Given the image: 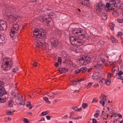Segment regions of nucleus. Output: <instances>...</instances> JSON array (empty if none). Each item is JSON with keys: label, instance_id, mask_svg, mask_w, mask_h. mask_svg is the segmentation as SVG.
<instances>
[{"label": "nucleus", "instance_id": "obj_42", "mask_svg": "<svg viewBox=\"0 0 123 123\" xmlns=\"http://www.w3.org/2000/svg\"><path fill=\"white\" fill-rule=\"evenodd\" d=\"M17 94L16 93L13 92L12 93V95L14 97H17V94Z\"/></svg>", "mask_w": 123, "mask_h": 123}, {"label": "nucleus", "instance_id": "obj_8", "mask_svg": "<svg viewBox=\"0 0 123 123\" xmlns=\"http://www.w3.org/2000/svg\"><path fill=\"white\" fill-rule=\"evenodd\" d=\"M4 92H0V103H2L6 102L7 100L6 96L7 95Z\"/></svg>", "mask_w": 123, "mask_h": 123}, {"label": "nucleus", "instance_id": "obj_2", "mask_svg": "<svg viewBox=\"0 0 123 123\" xmlns=\"http://www.w3.org/2000/svg\"><path fill=\"white\" fill-rule=\"evenodd\" d=\"M1 69L3 71H7L12 68V62L11 59L5 58L2 61Z\"/></svg>", "mask_w": 123, "mask_h": 123}, {"label": "nucleus", "instance_id": "obj_49", "mask_svg": "<svg viewBox=\"0 0 123 123\" xmlns=\"http://www.w3.org/2000/svg\"><path fill=\"white\" fill-rule=\"evenodd\" d=\"M123 73L122 72L120 71L119 72L118 74V76H121L123 74Z\"/></svg>", "mask_w": 123, "mask_h": 123}, {"label": "nucleus", "instance_id": "obj_6", "mask_svg": "<svg viewBox=\"0 0 123 123\" xmlns=\"http://www.w3.org/2000/svg\"><path fill=\"white\" fill-rule=\"evenodd\" d=\"M39 20L42 22H46L47 24V25L49 26L53 25L52 22V21L51 18H47L46 17H43V16L40 17L39 18Z\"/></svg>", "mask_w": 123, "mask_h": 123}, {"label": "nucleus", "instance_id": "obj_48", "mask_svg": "<svg viewBox=\"0 0 123 123\" xmlns=\"http://www.w3.org/2000/svg\"><path fill=\"white\" fill-rule=\"evenodd\" d=\"M113 114H112V115L111 116V118L112 117H116L117 116V115H116V114L113 113H112Z\"/></svg>", "mask_w": 123, "mask_h": 123}, {"label": "nucleus", "instance_id": "obj_21", "mask_svg": "<svg viewBox=\"0 0 123 123\" xmlns=\"http://www.w3.org/2000/svg\"><path fill=\"white\" fill-rule=\"evenodd\" d=\"M112 13L115 17H117L119 15L118 12L116 10H114V9Z\"/></svg>", "mask_w": 123, "mask_h": 123}, {"label": "nucleus", "instance_id": "obj_10", "mask_svg": "<svg viewBox=\"0 0 123 123\" xmlns=\"http://www.w3.org/2000/svg\"><path fill=\"white\" fill-rule=\"evenodd\" d=\"M7 25L6 22L3 20H0V29L1 30H6Z\"/></svg>", "mask_w": 123, "mask_h": 123}, {"label": "nucleus", "instance_id": "obj_20", "mask_svg": "<svg viewBox=\"0 0 123 123\" xmlns=\"http://www.w3.org/2000/svg\"><path fill=\"white\" fill-rule=\"evenodd\" d=\"M111 40L112 43H116L118 42V41L114 37L112 36L111 37Z\"/></svg>", "mask_w": 123, "mask_h": 123}, {"label": "nucleus", "instance_id": "obj_14", "mask_svg": "<svg viewBox=\"0 0 123 123\" xmlns=\"http://www.w3.org/2000/svg\"><path fill=\"white\" fill-rule=\"evenodd\" d=\"M80 59L81 60L87 63H89L91 61V58L89 56H83L81 57Z\"/></svg>", "mask_w": 123, "mask_h": 123}, {"label": "nucleus", "instance_id": "obj_43", "mask_svg": "<svg viewBox=\"0 0 123 123\" xmlns=\"http://www.w3.org/2000/svg\"><path fill=\"white\" fill-rule=\"evenodd\" d=\"M24 121L25 123H29V122L28 120L26 118H24Z\"/></svg>", "mask_w": 123, "mask_h": 123}, {"label": "nucleus", "instance_id": "obj_27", "mask_svg": "<svg viewBox=\"0 0 123 123\" xmlns=\"http://www.w3.org/2000/svg\"><path fill=\"white\" fill-rule=\"evenodd\" d=\"M13 104V100L12 99H11L9 101V103L8 104L9 106L10 107H12Z\"/></svg>", "mask_w": 123, "mask_h": 123}, {"label": "nucleus", "instance_id": "obj_17", "mask_svg": "<svg viewBox=\"0 0 123 123\" xmlns=\"http://www.w3.org/2000/svg\"><path fill=\"white\" fill-rule=\"evenodd\" d=\"M94 68L97 70H101L103 68L102 65L98 63L97 64L94 66Z\"/></svg>", "mask_w": 123, "mask_h": 123}, {"label": "nucleus", "instance_id": "obj_1", "mask_svg": "<svg viewBox=\"0 0 123 123\" xmlns=\"http://www.w3.org/2000/svg\"><path fill=\"white\" fill-rule=\"evenodd\" d=\"M86 34H81L78 38L71 36L70 37V40L71 43L73 45L79 46L82 45L85 41L84 40L86 37Z\"/></svg>", "mask_w": 123, "mask_h": 123}, {"label": "nucleus", "instance_id": "obj_31", "mask_svg": "<svg viewBox=\"0 0 123 123\" xmlns=\"http://www.w3.org/2000/svg\"><path fill=\"white\" fill-rule=\"evenodd\" d=\"M109 2L112 5H115L116 4V2L115 0H110Z\"/></svg>", "mask_w": 123, "mask_h": 123}, {"label": "nucleus", "instance_id": "obj_62", "mask_svg": "<svg viewBox=\"0 0 123 123\" xmlns=\"http://www.w3.org/2000/svg\"><path fill=\"white\" fill-rule=\"evenodd\" d=\"M58 65L59 64L58 63V62H56L55 64V66L56 67H58Z\"/></svg>", "mask_w": 123, "mask_h": 123}, {"label": "nucleus", "instance_id": "obj_18", "mask_svg": "<svg viewBox=\"0 0 123 123\" xmlns=\"http://www.w3.org/2000/svg\"><path fill=\"white\" fill-rule=\"evenodd\" d=\"M52 30L56 34L60 35L62 33V31L57 29L54 28Z\"/></svg>", "mask_w": 123, "mask_h": 123}, {"label": "nucleus", "instance_id": "obj_63", "mask_svg": "<svg viewBox=\"0 0 123 123\" xmlns=\"http://www.w3.org/2000/svg\"><path fill=\"white\" fill-rule=\"evenodd\" d=\"M92 84V82H90L88 84V85L89 86H90Z\"/></svg>", "mask_w": 123, "mask_h": 123}, {"label": "nucleus", "instance_id": "obj_16", "mask_svg": "<svg viewBox=\"0 0 123 123\" xmlns=\"http://www.w3.org/2000/svg\"><path fill=\"white\" fill-rule=\"evenodd\" d=\"M4 82L0 80V92L3 93L4 92L5 90L3 87V85L4 84Z\"/></svg>", "mask_w": 123, "mask_h": 123}, {"label": "nucleus", "instance_id": "obj_11", "mask_svg": "<svg viewBox=\"0 0 123 123\" xmlns=\"http://www.w3.org/2000/svg\"><path fill=\"white\" fill-rule=\"evenodd\" d=\"M100 103L103 106L105 103L106 102V96L105 95L102 94L101 96L100 97Z\"/></svg>", "mask_w": 123, "mask_h": 123}, {"label": "nucleus", "instance_id": "obj_15", "mask_svg": "<svg viewBox=\"0 0 123 123\" xmlns=\"http://www.w3.org/2000/svg\"><path fill=\"white\" fill-rule=\"evenodd\" d=\"M93 76L94 77V79L96 80L98 79L101 77L100 74L97 72L93 74Z\"/></svg>", "mask_w": 123, "mask_h": 123}, {"label": "nucleus", "instance_id": "obj_35", "mask_svg": "<svg viewBox=\"0 0 123 123\" xmlns=\"http://www.w3.org/2000/svg\"><path fill=\"white\" fill-rule=\"evenodd\" d=\"M105 9L106 11L107 12H108L111 10H112V9L110 7H105Z\"/></svg>", "mask_w": 123, "mask_h": 123}, {"label": "nucleus", "instance_id": "obj_59", "mask_svg": "<svg viewBox=\"0 0 123 123\" xmlns=\"http://www.w3.org/2000/svg\"><path fill=\"white\" fill-rule=\"evenodd\" d=\"M46 117L48 120H50V117L49 116H46Z\"/></svg>", "mask_w": 123, "mask_h": 123}, {"label": "nucleus", "instance_id": "obj_23", "mask_svg": "<svg viewBox=\"0 0 123 123\" xmlns=\"http://www.w3.org/2000/svg\"><path fill=\"white\" fill-rule=\"evenodd\" d=\"M52 44L55 47L56 46L58 45V42L56 40H54L51 42Z\"/></svg>", "mask_w": 123, "mask_h": 123}, {"label": "nucleus", "instance_id": "obj_50", "mask_svg": "<svg viewBox=\"0 0 123 123\" xmlns=\"http://www.w3.org/2000/svg\"><path fill=\"white\" fill-rule=\"evenodd\" d=\"M18 70V69L17 68H14L13 69L12 71L14 73H15Z\"/></svg>", "mask_w": 123, "mask_h": 123}, {"label": "nucleus", "instance_id": "obj_13", "mask_svg": "<svg viewBox=\"0 0 123 123\" xmlns=\"http://www.w3.org/2000/svg\"><path fill=\"white\" fill-rule=\"evenodd\" d=\"M87 70V69L86 67H83L80 68V69H77L75 71V74H78L80 73H83Z\"/></svg>", "mask_w": 123, "mask_h": 123}, {"label": "nucleus", "instance_id": "obj_45", "mask_svg": "<svg viewBox=\"0 0 123 123\" xmlns=\"http://www.w3.org/2000/svg\"><path fill=\"white\" fill-rule=\"evenodd\" d=\"M117 78L118 79L121 80H123V76H118Z\"/></svg>", "mask_w": 123, "mask_h": 123}, {"label": "nucleus", "instance_id": "obj_61", "mask_svg": "<svg viewBox=\"0 0 123 123\" xmlns=\"http://www.w3.org/2000/svg\"><path fill=\"white\" fill-rule=\"evenodd\" d=\"M45 121V118H41V120L40 121Z\"/></svg>", "mask_w": 123, "mask_h": 123}, {"label": "nucleus", "instance_id": "obj_57", "mask_svg": "<svg viewBox=\"0 0 123 123\" xmlns=\"http://www.w3.org/2000/svg\"><path fill=\"white\" fill-rule=\"evenodd\" d=\"M80 81V80H77V81H74L73 82V83H72V84H73V85H74V84H75L76 82V83L79 82Z\"/></svg>", "mask_w": 123, "mask_h": 123}, {"label": "nucleus", "instance_id": "obj_56", "mask_svg": "<svg viewBox=\"0 0 123 123\" xmlns=\"http://www.w3.org/2000/svg\"><path fill=\"white\" fill-rule=\"evenodd\" d=\"M54 13L53 12H50L48 14L49 16H52L54 15Z\"/></svg>", "mask_w": 123, "mask_h": 123}, {"label": "nucleus", "instance_id": "obj_9", "mask_svg": "<svg viewBox=\"0 0 123 123\" xmlns=\"http://www.w3.org/2000/svg\"><path fill=\"white\" fill-rule=\"evenodd\" d=\"M83 30L80 28H75L72 30V33L75 36L79 35V34L82 32Z\"/></svg>", "mask_w": 123, "mask_h": 123}, {"label": "nucleus", "instance_id": "obj_22", "mask_svg": "<svg viewBox=\"0 0 123 123\" xmlns=\"http://www.w3.org/2000/svg\"><path fill=\"white\" fill-rule=\"evenodd\" d=\"M102 17L103 19L104 20H106L107 18V14L106 13H103L102 14Z\"/></svg>", "mask_w": 123, "mask_h": 123}, {"label": "nucleus", "instance_id": "obj_33", "mask_svg": "<svg viewBox=\"0 0 123 123\" xmlns=\"http://www.w3.org/2000/svg\"><path fill=\"white\" fill-rule=\"evenodd\" d=\"M72 109L73 110L77 111H81V108H78L77 107H73Z\"/></svg>", "mask_w": 123, "mask_h": 123}, {"label": "nucleus", "instance_id": "obj_38", "mask_svg": "<svg viewBox=\"0 0 123 123\" xmlns=\"http://www.w3.org/2000/svg\"><path fill=\"white\" fill-rule=\"evenodd\" d=\"M114 72H113V74L111 73H109L107 75V77L108 78H110L112 75H113L114 74Z\"/></svg>", "mask_w": 123, "mask_h": 123}, {"label": "nucleus", "instance_id": "obj_37", "mask_svg": "<svg viewBox=\"0 0 123 123\" xmlns=\"http://www.w3.org/2000/svg\"><path fill=\"white\" fill-rule=\"evenodd\" d=\"M48 112L47 111L43 112L42 113L41 115L42 116H43L44 115H46L48 114Z\"/></svg>", "mask_w": 123, "mask_h": 123}, {"label": "nucleus", "instance_id": "obj_7", "mask_svg": "<svg viewBox=\"0 0 123 123\" xmlns=\"http://www.w3.org/2000/svg\"><path fill=\"white\" fill-rule=\"evenodd\" d=\"M23 97L20 94H17L16 101L18 103V104L19 105H24L25 102L24 100H22Z\"/></svg>", "mask_w": 123, "mask_h": 123}, {"label": "nucleus", "instance_id": "obj_51", "mask_svg": "<svg viewBox=\"0 0 123 123\" xmlns=\"http://www.w3.org/2000/svg\"><path fill=\"white\" fill-rule=\"evenodd\" d=\"M31 103L30 102H28L26 104V106L28 107L29 106H31Z\"/></svg>", "mask_w": 123, "mask_h": 123}, {"label": "nucleus", "instance_id": "obj_52", "mask_svg": "<svg viewBox=\"0 0 123 123\" xmlns=\"http://www.w3.org/2000/svg\"><path fill=\"white\" fill-rule=\"evenodd\" d=\"M117 116L120 118H122L123 117L120 114H117Z\"/></svg>", "mask_w": 123, "mask_h": 123}, {"label": "nucleus", "instance_id": "obj_53", "mask_svg": "<svg viewBox=\"0 0 123 123\" xmlns=\"http://www.w3.org/2000/svg\"><path fill=\"white\" fill-rule=\"evenodd\" d=\"M58 61L59 62H61L62 61L61 58L60 57H59L58 60Z\"/></svg>", "mask_w": 123, "mask_h": 123}, {"label": "nucleus", "instance_id": "obj_40", "mask_svg": "<svg viewBox=\"0 0 123 123\" xmlns=\"http://www.w3.org/2000/svg\"><path fill=\"white\" fill-rule=\"evenodd\" d=\"M88 104L87 103H84L83 104L82 107L84 109L86 107L88 106Z\"/></svg>", "mask_w": 123, "mask_h": 123}, {"label": "nucleus", "instance_id": "obj_36", "mask_svg": "<svg viewBox=\"0 0 123 123\" xmlns=\"http://www.w3.org/2000/svg\"><path fill=\"white\" fill-rule=\"evenodd\" d=\"M117 22L120 23H122L123 22V19H117Z\"/></svg>", "mask_w": 123, "mask_h": 123}, {"label": "nucleus", "instance_id": "obj_29", "mask_svg": "<svg viewBox=\"0 0 123 123\" xmlns=\"http://www.w3.org/2000/svg\"><path fill=\"white\" fill-rule=\"evenodd\" d=\"M43 99L45 101L46 103H48V104H50V103L49 100L48 98L46 97H44L43 98Z\"/></svg>", "mask_w": 123, "mask_h": 123}, {"label": "nucleus", "instance_id": "obj_46", "mask_svg": "<svg viewBox=\"0 0 123 123\" xmlns=\"http://www.w3.org/2000/svg\"><path fill=\"white\" fill-rule=\"evenodd\" d=\"M98 99L97 98H95L94 99H93L92 101V102H98Z\"/></svg>", "mask_w": 123, "mask_h": 123}, {"label": "nucleus", "instance_id": "obj_25", "mask_svg": "<svg viewBox=\"0 0 123 123\" xmlns=\"http://www.w3.org/2000/svg\"><path fill=\"white\" fill-rule=\"evenodd\" d=\"M123 35V31H119L117 33V36L118 37H120V38L122 39V37L121 36Z\"/></svg>", "mask_w": 123, "mask_h": 123}, {"label": "nucleus", "instance_id": "obj_30", "mask_svg": "<svg viewBox=\"0 0 123 123\" xmlns=\"http://www.w3.org/2000/svg\"><path fill=\"white\" fill-rule=\"evenodd\" d=\"M15 111H7L6 112V114L9 115H11Z\"/></svg>", "mask_w": 123, "mask_h": 123}, {"label": "nucleus", "instance_id": "obj_32", "mask_svg": "<svg viewBox=\"0 0 123 123\" xmlns=\"http://www.w3.org/2000/svg\"><path fill=\"white\" fill-rule=\"evenodd\" d=\"M97 112L98 113H96L94 115V117H95L97 118L99 116V112H100V111L99 110H97Z\"/></svg>", "mask_w": 123, "mask_h": 123}, {"label": "nucleus", "instance_id": "obj_12", "mask_svg": "<svg viewBox=\"0 0 123 123\" xmlns=\"http://www.w3.org/2000/svg\"><path fill=\"white\" fill-rule=\"evenodd\" d=\"M6 16L7 18V19L10 22H14L17 18L15 16L13 15H9L8 14H7V15L6 14Z\"/></svg>", "mask_w": 123, "mask_h": 123}, {"label": "nucleus", "instance_id": "obj_55", "mask_svg": "<svg viewBox=\"0 0 123 123\" xmlns=\"http://www.w3.org/2000/svg\"><path fill=\"white\" fill-rule=\"evenodd\" d=\"M74 51L75 52H76L77 53H78L80 51H79L78 49H74ZM81 51H80V52Z\"/></svg>", "mask_w": 123, "mask_h": 123}, {"label": "nucleus", "instance_id": "obj_34", "mask_svg": "<svg viewBox=\"0 0 123 123\" xmlns=\"http://www.w3.org/2000/svg\"><path fill=\"white\" fill-rule=\"evenodd\" d=\"M106 84L107 86H109L110 84L111 81L109 80H108L105 81Z\"/></svg>", "mask_w": 123, "mask_h": 123}, {"label": "nucleus", "instance_id": "obj_44", "mask_svg": "<svg viewBox=\"0 0 123 123\" xmlns=\"http://www.w3.org/2000/svg\"><path fill=\"white\" fill-rule=\"evenodd\" d=\"M109 63H110V65H115L116 64V63L115 62H109Z\"/></svg>", "mask_w": 123, "mask_h": 123}, {"label": "nucleus", "instance_id": "obj_3", "mask_svg": "<svg viewBox=\"0 0 123 123\" xmlns=\"http://www.w3.org/2000/svg\"><path fill=\"white\" fill-rule=\"evenodd\" d=\"M46 32L42 29L37 28L35 29L34 32V37L40 39H42L45 36Z\"/></svg>", "mask_w": 123, "mask_h": 123}, {"label": "nucleus", "instance_id": "obj_54", "mask_svg": "<svg viewBox=\"0 0 123 123\" xmlns=\"http://www.w3.org/2000/svg\"><path fill=\"white\" fill-rule=\"evenodd\" d=\"M105 80L103 79H102L101 80H100L99 81V82L100 83H101L102 84H103V82H104V81H105Z\"/></svg>", "mask_w": 123, "mask_h": 123}, {"label": "nucleus", "instance_id": "obj_5", "mask_svg": "<svg viewBox=\"0 0 123 123\" xmlns=\"http://www.w3.org/2000/svg\"><path fill=\"white\" fill-rule=\"evenodd\" d=\"M35 44L37 48L39 49L41 46L42 48L43 49H45L47 45V44L45 43V41L42 39L36 40Z\"/></svg>", "mask_w": 123, "mask_h": 123}, {"label": "nucleus", "instance_id": "obj_64", "mask_svg": "<svg viewBox=\"0 0 123 123\" xmlns=\"http://www.w3.org/2000/svg\"><path fill=\"white\" fill-rule=\"evenodd\" d=\"M82 118V117L81 116H79L77 117V119H81Z\"/></svg>", "mask_w": 123, "mask_h": 123}, {"label": "nucleus", "instance_id": "obj_28", "mask_svg": "<svg viewBox=\"0 0 123 123\" xmlns=\"http://www.w3.org/2000/svg\"><path fill=\"white\" fill-rule=\"evenodd\" d=\"M102 9V7L98 4L97 6L96 9L99 12H101Z\"/></svg>", "mask_w": 123, "mask_h": 123}, {"label": "nucleus", "instance_id": "obj_4", "mask_svg": "<svg viewBox=\"0 0 123 123\" xmlns=\"http://www.w3.org/2000/svg\"><path fill=\"white\" fill-rule=\"evenodd\" d=\"M19 29V25L17 23H15L13 25L11 29L10 35L14 39L16 37L17 33Z\"/></svg>", "mask_w": 123, "mask_h": 123}, {"label": "nucleus", "instance_id": "obj_39", "mask_svg": "<svg viewBox=\"0 0 123 123\" xmlns=\"http://www.w3.org/2000/svg\"><path fill=\"white\" fill-rule=\"evenodd\" d=\"M47 93L48 94V95L50 97H53L54 96V94L53 93H49L48 92Z\"/></svg>", "mask_w": 123, "mask_h": 123}, {"label": "nucleus", "instance_id": "obj_19", "mask_svg": "<svg viewBox=\"0 0 123 123\" xmlns=\"http://www.w3.org/2000/svg\"><path fill=\"white\" fill-rule=\"evenodd\" d=\"M5 40V37L0 34V44L4 43Z\"/></svg>", "mask_w": 123, "mask_h": 123}, {"label": "nucleus", "instance_id": "obj_47", "mask_svg": "<svg viewBox=\"0 0 123 123\" xmlns=\"http://www.w3.org/2000/svg\"><path fill=\"white\" fill-rule=\"evenodd\" d=\"M92 122L93 123H97L98 122L95 119L93 118L92 119Z\"/></svg>", "mask_w": 123, "mask_h": 123}, {"label": "nucleus", "instance_id": "obj_26", "mask_svg": "<svg viewBox=\"0 0 123 123\" xmlns=\"http://www.w3.org/2000/svg\"><path fill=\"white\" fill-rule=\"evenodd\" d=\"M3 8H4V10L6 11V13H5L6 15L7 14H8V13L9 12L8 11V6L7 5H6L3 6Z\"/></svg>", "mask_w": 123, "mask_h": 123}, {"label": "nucleus", "instance_id": "obj_41", "mask_svg": "<svg viewBox=\"0 0 123 123\" xmlns=\"http://www.w3.org/2000/svg\"><path fill=\"white\" fill-rule=\"evenodd\" d=\"M111 5L110 3H107L106 5V6L105 7H110L111 8L110 6Z\"/></svg>", "mask_w": 123, "mask_h": 123}, {"label": "nucleus", "instance_id": "obj_60", "mask_svg": "<svg viewBox=\"0 0 123 123\" xmlns=\"http://www.w3.org/2000/svg\"><path fill=\"white\" fill-rule=\"evenodd\" d=\"M33 65L34 66H35L36 67L37 66V62H35L33 63Z\"/></svg>", "mask_w": 123, "mask_h": 123}, {"label": "nucleus", "instance_id": "obj_24", "mask_svg": "<svg viewBox=\"0 0 123 123\" xmlns=\"http://www.w3.org/2000/svg\"><path fill=\"white\" fill-rule=\"evenodd\" d=\"M61 70H60L59 71L60 72V71H61L62 73H62H65L67 72L68 71V70L67 69L65 68H60Z\"/></svg>", "mask_w": 123, "mask_h": 123}, {"label": "nucleus", "instance_id": "obj_58", "mask_svg": "<svg viewBox=\"0 0 123 123\" xmlns=\"http://www.w3.org/2000/svg\"><path fill=\"white\" fill-rule=\"evenodd\" d=\"M99 86V85L98 84H95L93 85V87L95 88H97Z\"/></svg>", "mask_w": 123, "mask_h": 123}]
</instances>
